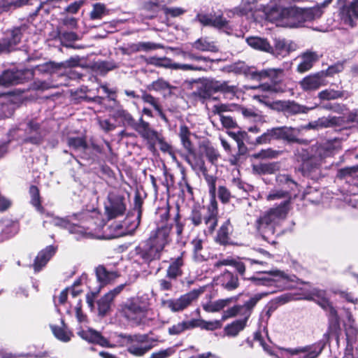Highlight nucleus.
I'll return each instance as SVG.
<instances>
[{"label":"nucleus","instance_id":"26","mask_svg":"<svg viewBox=\"0 0 358 358\" xmlns=\"http://www.w3.org/2000/svg\"><path fill=\"white\" fill-rule=\"evenodd\" d=\"M282 72L283 71L281 69H268L252 71L250 75L254 80H262L265 78H268L272 82L276 83L278 76L281 75Z\"/></svg>","mask_w":358,"mask_h":358},{"label":"nucleus","instance_id":"23","mask_svg":"<svg viewBox=\"0 0 358 358\" xmlns=\"http://www.w3.org/2000/svg\"><path fill=\"white\" fill-rule=\"evenodd\" d=\"M189 155H185V159L191 166V168L196 173H202L206 174L207 169L205 165V162L201 156L196 155L193 150L189 152Z\"/></svg>","mask_w":358,"mask_h":358},{"label":"nucleus","instance_id":"42","mask_svg":"<svg viewBox=\"0 0 358 358\" xmlns=\"http://www.w3.org/2000/svg\"><path fill=\"white\" fill-rule=\"evenodd\" d=\"M274 290L269 291L266 293L258 294L251 298L249 301L242 306L243 315L245 318L248 319L251 314V309L256 305V303L264 296L267 295L268 293L274 292Z\"/></svg>","mask_w":358,"mask_h":358},{"label":"nucleus","instance_id":"2","mask_svg":"<svg viewBox=\"0 0 358 358\" xmlns=\"http://www.w3.org/2000/svg\"><path fill=\"white\" fill-rule=\"evenodd\" d=\"M341 148V141L334 138L322 144L315 145L309 150L298 148L295 151L296 159L301 163L302 169L309 170L320 164L322 161Z\"/></svg>","mask_w":358,"mask_h":358},{"label":"nucleus","instance_id":"7","mask_svg":"<svg viewBox=\"0 0 358 358\" xmlns=\"http://www.w3.org/2000/svg\"><path fill=\"white\" fill-rule=\"evenodd\" d=\"M203 291V288L193 289L180 296L178 299L163 300L162 306L173 312L182 311L188 307L192 301H195Z\"/></svg>","mask_w":358,"mask_h":358},{"label":"nucleus","instance_id":"10","mask_svg":"<svg viewBox=\"0 0 358 358\" xmlns=\"http://www.w3.org/2000/svg\"><path fill=\"white\" fill-rule=\"evenodd\" d=\"M339 15L345 24L354 27L355 20H358V0L343 5L340 8Z\"/></svg>","mask_w":358,"mask_h":358},{"label":"nucleus","instance_id":"21","mask_svg":"<svg viewBox=\"0 0 358 358\" xmlns=\"http://www.w3.org/2000/svg\"><path fill=\"white\" fill-rule=\"evenodd\" d=\"M78 61L74 59H71L69 61H66L65 63L56 64L55 62H47L43 64L38 65L36 66L35 71H37L40 73H52L55 70L60 69L62 66L69 67V66H75L78 65Z\"/></svg>","mask_w":358,"mask_h":358},{"label":"nucleus","instance_id":"39","mask_svg":"<svg viewBox=\"0 0 358 358\" xmlns=\"http://www.w3.org/2000/svg\"><path fill=\"white\" fill-rule=\"evenodd\" d=\"M350 94L345 91H338L334 89H327L321 91L318 94V97L321 100H334L344 96L348 97Z\"/></svg>","mask_w":358,"mask_h":358},{"label":"nucleus","instance_id":"40","mask_svg":"<svg viewBox=\"0 0 358 358\" xmlns=\"http://www.w3.org/2000/svg\"><path fill=\"white\" fill-rule=\"evenodd\" d=\"M45 220L43 221V226L45 227H46V224H50L56 227L68 229L71 224L68 220L55 217L49 213H45Z\"/></svg>","mask_w":358,"mask_h":358},{"label":"nucleus","instance_id":"35","mask_svg":"<svg viewBox=\"0 0 358 358\" xmlns=\"http://www.w3.org/2000/svg\"><path fill=\"white\" fill-rule=\"evenodd\" d=\"M255 0H242L241 5L234 8L232 10H229L227 12V15L229 17H233L234 15H245L253 9V4Z\"/></svg>","mask_w":358,"mask_h":358},{"label":"nucleus","instance_id":"15","mask_svg":"<svg viewBox=\"0 0 358 358\" xmlns=\"http://www.w3.org/2000/svg\"><path fill=\"white\" fill-rule=\"evenodd\" d=\"M287 8L273 7L265 11L266 19L279 27H285Z\"/></svg>","mask_w":358,"mask_h":358},{"label":"nucleus","instance_id":"51","mask_svg":"<svg viewBox=\"0 0 358 358\" xmlns=\"http://www.w3.org/2000/svg\"><path fill=\"white\" fill-rule=\"evenodd\" d=\"M67 143L69 147L78 151H85L87 148L85 140L81 137L69 138Z\"/></svg>","mask_w":358,"mask_h":358},{"label":"nucleus","instance_id":"50","mask_svg":"<svg viewBox=\"0 0 358 358\" xmlns=\"http://www.w3.org/2000/svg\"><path fill=\"white\" fill-rule=\"evenodd\" d=\"M29 194L31 196V203L36 207V210L41 213H44V209L41 203V198L39 194V189L37 187L32 185L29 188Z\"/></svg>","mask_w":358,"mask_h":358},{"label":"nucleus","instance_id":"62","mask_svg":"<svg viewBox=\"0 0 358 358\" xmlns=\"http://www.w3.org/2000/svg\"><path fill=\"white\" fill-rule=\"evenodd\" d=\"M278 155V152L272 149L262 150L258 153L255 154L254 157L255 158H275Z\"/></svg>","mask_w":358,"mask_h":358},{"label":"nucleus","instance_id":"47","mask_svg":"<svg viewBox=\"0 0 358 358\" xmlns=\"http://www.w3.org/2000/svg\"><path fill=\"white\" fill-rule=\"evenodd\" d=\"M230 226L229 222H224L220 228L216 237V241L225 245L229 240Z\"/></svg>","mask_w":358,"mask_h":358},{"label":"nucleus","instance_id":"5","mask_svg":"<svg viewBox=\"0 0 358 358\" xmlns=\"http://www.w3.org/2000/svg\"><path fill=\"white\" fill-rule=\"evenodd\" d=\"M299 129L291 127H278L268 129L256 138L257 144H266L272 140H282L288 143L307 144L306 140L299 139Z\"/></svg>","mask_w":358,"mask_h":358},{"label":"nucleus","instance_id":"37","mask_svg":"<svg viewBox=\"0 0 358 358\" xmlns=\"http://www.w3.org/2000/svg\"><path fill=\"white\" fill-rule=\"evenodd\" d=\"M248 44L254 49L270 52L273 48L268 42L259 37L252 36L246 39Z\"/></svg>","mask_w":358,"mask_h":358},{"label":"nucleus","instance_id":"63","mask_svg":"<svg viewBox=\"0 0 358 358\" xmlns=\"http://www.w3.org/2000/svg\"><path fill=\"white\" fill-rule=\"evenodd\" d=\"M175 352L173 348H169L165 350H161L157 352H152L150 358H167Z\"/></svg>","mask_w":358,"mask_h":358},{"label":"nucleus","instance_id":"54","mask_svg":"<svg viewBox=\"0 0 358 358\" xmlns=\"http://www.w3.org/2000/svg\"><path fill=\"white\" fill-rule=\"evenodd\" d=\"M192 328V320L188 322H182L171 327L169 329V333L171 335H177L186 329Z\"/></svg>","mask_w":358,"mask_h":358},{"label":"nucleus","instance_id":"53","mask_svg":"<svg viewBox=\"0 0 358 358\" xmlns=\"http://www.w3.org/2000/svg\"><path fill=\"white\" fill-rule=\"evenodd\" d=\"M240 111L243 117L249 120L260 121L262 118L260 113L252 108L242 107L241 108Z\"/></svg>","mask_w":358,"mask_h":358},{"label":"nucleus","instance_id":"30","mask_svg":"<svg viewBox=\"0 0 358 358\" xmlns=\"http://www.w3.org/2000/svg\"><path fill=\"white\" fill-rule=\"evenodd\" d=\"M96 275L98 281L100 283V289L101 287L111 282L118 277V275L115 271H108L103 266H99L96 268Z\"/></svg>","mask_w":358,"mask_h":358},{"label":"nucleus","instance_id":"61","mask_svg":"<svg viewBox=\"0 0 358 358\" xmlns=\"http://www.w3.org/2000/svg\"><path fill=\"white\" fill-rule=\"evenodd\" d=\"M238 315H243V308L241 306H236L228 309L222 315V322L229 317H231Z\"/></svg>","mask_w":358,"mask_h":358},{"label":"nucleus","instance_id":"13","mask_svg":"<svg viewBox=\"0 0 358 358\" xmlns=\"http://www.w3.org/2000/svg\"><path fill=\"white\" fill-rule=\"evenodd\" d=\"M134 128L143 138L148 141L150 148H153L159 138L157 133L150 129L149 124L141 118L139 122L136 123Z\"/></svg>","mask_w":358,"mask_h":358},{"label":"nucleus","instance_id":"18","mask_svg":"<svg viewBox=\"0 0 358 358\" xmlns=\"http://www.w3.org/2000/svg\"><path fill=\"white\" fill-rule=\"evenodd\" d=\"M215 282L229 291L236 289L239 285L238 276L229 271L217 276Z\"/></svg>","mask_w":358,"mask_h":358},{"label":"nucleus","instance_id":"6","mask_svg":"<svg viewBox=\"0 0 358 358\" xmlns=\"http://www.w3.org/2000/svg\"><path fill=\"white\" fill-rule=\"evenodd\" d=\"M76 316L77 320L80 324H85L87 322V316L82 312L80 301L78 302L75 308ZM77 334L83 340L105 348H113L115 345H111L108 339L104 338L100 332L92 329V328H83L82 325H80L77 328Z\"/></svg>","mask_w":358,"mask_h":358},{"label":"nucleus","instance_id":"32","mask_svg":"<svg viewBox=\"0 0 358 358\" xmlns=\"http://www.w3.org/2000/svg\"><path fill=\"white\" fill-rule=\"evenodd\" d=\"M305 299L315 301L324 309H327L330 306L329 301L326 296V292L324 290L314 288Z\"/></svg>","mask_w":358,"mask_h":358},{"label":"nucleus","instance_id":"24","mask_svg":"<svg viewBox=\"0 0 358 358\" xmlns=\"http://www.w3.org/2000/svg\"><path fill=\"white\" fill-rule=\"evenodd\" d=\"M301 62L297 66V71L300 73H304L310 70L313 64L319 59L318 55L315 52L307 51L301 56Z\"/></svg>","mask_w":358,"mask_h":358},{"label":"nucleus","instance_id":"52","mask_svg":"<svg viewBox=\"0 0 358 358\" xmlns=\"http://www.w3.org/2000/svg\"><path fill=\"white\" fill-rule=\"evenodd\" d=\"M193 247L194 259L198 262H201L206 259L204 255L201 254L203 249L202 241L199 238H195L192 241Z\"/></svg>","mask_w":358,"mask_h":358},{"label":"nucleus","instance_id":"64","mask_svg":"<svg viewBox=\"0 0 358 358\" xmlns=\"http://www.w3.org/2000/svg\"><path fill=\"white\" fill-rule=\"evenodd\" d=\"M218 197L222 203H227L231 198V193L229 190L224 186H220L218 187Z\"/></svg>","mask_w":358,"mask_h":358},{"label":"nucleus","instance_id":"14","mask_svg":"<svg viewBox=\"0 0 358 358\" xmlns=\"http://www.w3.org/2000/svg\"><path fill=\"white\" fill-rule=\"evenodd\" d=\"M287 13L285 27H298L306 22L303 9L290 7L287 8Z\"/></svg>","mask_w":358,"mask_h":358},{"label":"nucleus","instance_id":"29","mask_svg":"<svg viewBox=\"0 0 358 358\" xmlns=\"http://www.w3.org/2000/svg\"><path fill=\"white\" fill-rule=\"evenodd\" d=\"M341 122L342 119L341 117L335 116L322 117L314 122H310L309 127L312 129H318L320 128L337 126L339 125Z\"/></svg>","mask_w":358,"mask_h":358},{"label":"nucleus","instance_id":"3","mask_svg":"<svg viewBox=\"0 0 358 358\" xmlns=\"http://www.w3.org/2000/svg\"><path fill=\"white\" fill-rule=\"evenodd\" d=\"M170 231L169 227L158 228L151 234L148 239L135 248L136 255L147 263L159 259L165 246L169 242Z\"/></svg>","mask_w":358,"mask_h":358},{"label":"nucleus","instance_id":"44","mask_svg":"<svg viewBox=\"0 0 358 358\" xmlns=\"http://www.w3.org/2000/svg\"><path fill=\"white\" fill-rule=\"evenodd\" d=\"M39 129V124L34 122V121H30L27 124V130L30 134L36 132V134L32 136H29L27 138L25 139V141L30 142L33 144H38L41 141L42 136L40 133L38 132Z\"/></svg>","mask_w":358,"mask_h":358},{"label":"nucleus","instance_id":"59","mask_svg":"<svg viewBox=\"0 0 358 358\" xmlns=\"http://www.w3.org/2000/svg\"><path fill=\"white\" fill-rule=\"evenodd\" d=\"M106 14V7L102 3H96L90 13V17L92 20L101 19Z\"/></svg>","mask_w":358,"mask_h":358},{"label":"nucleus","instance_id":"31","mask_svg":"<svg viewBox=\"0 0 358 358\" xmlns=\"http://www.w3.org/2000/svg\"><path fill=\"white\" fill-rule=\"evenodd\" d=\"M280 169L278 162L260 163L252 165V172L257 175L273 174Z\"/></svg>","mask_w":358,"mask_h":358},{"label":"nucleus","instance_id":"19","mask_svg":"<svg viewBox=\"0 0 358 358\" xmlns=\"http://www.w3.org/2000/svg\"><path fill=\"white\" fill-rule=\"evenodd\" d=\"M24 72L22 71H5L0 76V86L9 87L23 81Z\"/></svg>","mask_w":358,"mask_h":358},{"label":"nucleus","instance_id":"49","mask_svg":"<svg viewBox=\"0 0 358 358\" xmlns=\"http://www.w3.org/2000/svg\"><path fill=\"white\" fill-rule=\"evenodd\" d=\"M147 90L149 91L163 92L172 88L171 85L165 80L159 78L147 85Z\"/></svg>","mask_w":358,"mask_h":358},{"label":"nucleus","instance_id":"55","mask_svg":"<svg viewBox=\"0 0 358 358\" xmlns=\"http://www.w3.org/2000/svg\"><path fill=\"white\" fill-rule=\"evenodd\" d=\"M306 21H312L322 16L323 11L322 8L316 6L310 8L303 9Z\"/></svg>","mask_w":358,"mask_h":358},{"label":"nucleus","instance_id":"28","mask_svg":"<svg viewBox=\"0 0 358 358\" xmlns=\"http://www.w3.org/2000/svg\"><path fill=\"white\" fill-rule=\"evenodd\" d=\"M55 253V248L53 246H48L45 250L41 251L35 259L34 268L35 271H39L43 267L50 259Z\"/></svg>","mask_w":358,"mask_h":358},{"label":"nucleus","instance_id":"45","mask_svg":"<svg viewBox=\"0 0 358 358\" xmlns=\"http://www.w3.org/2000/svg\"><path fill=\"white\" fill-rule=\"evenodd\" d=\"M50 328L54 336L62 342H69L71 337L72 334L67 331L64 327H57L55 325H50Z\"/></svg>","mask_w":358,"mask_h":358},{"label":"nucleus","instance_id":"22","mask_svg":"<svg viewBox=\"0 0 358 358\" xmlns=\"http://www.w3.org/2000/svg\"><path fill=\"white\" fill-rule=\"evenodd\" d=\"M203 221L206 227L204 233L212 234L217 224V209L215 203H212L211 206L208 208V214L203 217Z\"/></svg>","mask_w":358,"mask_h":358},{"label":"nucleus","instance_id":"43","mask_svg":"<svg viewBox=\"0 0 358 358\" xmlns=\"http://www.w3.org/2000/svg\"><path fill=\"white\" fill-rule=\"evenodd\" d=\"M142 100L150 106H152L156 111H157L159 115L164 120H166L165 115L162 112V107L159 103V101L157 98L154 97L151 94L143 92L141 96Z\"/></svg>","mask_w":358,"mask_h":358},{"label":"nucleus","instance_id":"60","mask_svg":"<svg viewBox=\"0 0 358 358\" xmlns=\"http://www.w3.org/2000/svg\"><path fill=\"white\" fill-rule=\"evenodd\" d=\"M176 281L173 278H167L160 279L158 281L159 289L161 291H171L173 289V283Z\"/></svg>","mask_w":358,"mask_h":358},{"label":"nucleus","instance_id":"33","mask_svg":"<svg viewBox=\"0 0 358 358\" xmlns=\"http://www.w3.org/2000/svg\"><path fill=\"white\" fill-rule=\"evenodd\" d=\"M192 48L201 52H217L219 50L218 47L214 41L208 40L207 38H200L192 44Z\"/></svg>","mask_w":358,"mask_h":358},{"label":"nucleus","instance_id":"17","mask_svg":"<svg viewBox=\"0 0 358 358\" xmlns=\"http://www.w3.org/2000/svg\"><path fill=\"white\" fill-rule=\"evenodd\" d=\"M195 20L203 26H211L217 29L226 27L228 24V21L222 15L213 16L212 15L199 13Z\"/></svg>","mask_w":358,"mask_h":358},{"label":"nucleus","instance_id":"16","mask_svg":"<svg viewBox=\"0 0 358 358\" xmlns=\"http://www.w3.org/2000/svg\"><path fill=\"white\" fill-rule=\"evenodd\" d=\"M273 278H257L255 277H252L250 280L256 285H263L267 287L276 286V284L281 282H287L289 280V278L287 275L280 271H274L270 273Z\"/></svg>","mask_w":358,"mask_h":358},{"label":"nucleus","instance_id":"36","mask_svg":"<svg viewBox=\"0 0 358 358\" xmlns=\"http://www.w3.org/2000/svg\"><path fill=\"white\" fill-rule=\"evenodd\" d=\"M199 148L201 154L205 155L212 164H215L220 157L217 150L208 142L201 143Z\"/></svg>","mask_w":358,"mask_h":358},{"label":"nucleus","instance_id":"46","mask_svg":"<svg viewBox=\"0 0 358 358\" xmlns=\"http://www.w3.org/2000/svg\"><path fill=\"white\" fill-rule=\"evenodd\" d=\"M152 347L153 345L152 344L140 345L132 343L128 348V352L135 356L141 357L151 350Z\"/></svg>","mask_w":358,"mask_h":358},{"label":"nucleus","instance_id":"48","mask_svg":"<svg viewBox=\"0 0 358 358\" xmlns=\"http://www.w3.org/2000/svg\"><path fill=\"white\" fill-rule=\"evenodd\" d=\"M179 136L184 148L188 152H192V145L189 140L190 131L187 126L181 125L180 127Z\"/></svg>","mask_w":358,"mask_h":358},{"label":"nucleus","instance_id":"41","mask_svg":"<svg viewBox=\"0 0 358 358\" xmlns=\"http://www.w3.org/2000/svg\"><path fill=\"white\" fill-rule=\"evenodd\" d=\"M222 325V320L205 321L203 320H192V327H200L206 330H215L221 328Z\"/></svg>","mask_w":358,"mask_h":358},{"label":"nucleus","instance_id":"34","mask_svg":"<svg viewBox=\"0 0 358 358\" xmlns=\"http://www.w3.org/2000/svg\"><path fill=\"white\" fill-rule=\"evenodd\" d=\"M247 321L248 319L244 317L243 319L237 320L230 324H227L224 329L225 335L229 337L236 336L240 331L244 329Z\"/></svg>","mask_w":358,"mask_h":358},{"label":"nucleus","instance_id":"1","mask_svg":"<svg viewBox=\"0 0 358 358\" xmlns=\"http://www.w3.org/2000/svg\"><path fill=\"white\" fill-rule=\"evenodd\" d=\"M291 196L287 191L282 189H273L266 196L268 201L282 199L280 204L265 212L256 221V228L264 239H267L270 234H274V224L279 220L285 218L290 206Z\"/></svg>","mask_w":358,"mask_h":358},{"label":"nucleus","instance_id":"8","mask_svg":"<svg viewBox=\"0 0 358 358\" xmlns=\"http://www.w3.org/2000/svg\"><path fill=\"white\" fill-rule=\"evenodd\" d=\"M126 204L124 196L110 193L105 203V213L108 219H114L124 214Z\"/></svg>","mask_w":358,"mask_h":358},{"label":"nucleus","instance_id":"11","mask_svg":"<svg viewBox=\"0 0 358 358\" xmlns=\"http://www.w3.org/2000/svg\"><path fill=\"white\" fill-rule=\"evenodd\" d=\"M126 285L125 283L118 285L100 299L98 302V310L100 315L104 316L107 314L110 309L113 299L123 290Z\"/></svg>","mask_w":358,"mask_h":358},{"label":"nucleus","instance_id":"4","mask_svg":"<svg viewBox=\"0 0 358 358\" xmlns=\"http://www.w3.org/2000/svg\"><path fill=\"white\" fill-rule=\"evenodd\" d=\"M177 55L184 60L188 61V62H173L170 58L164 57H162L160 67L182 71H206L208 69V63L214 62L208 57L193 53L190 51L180 50Z\"/></svg>","mask_w":358,"mask_h":358},{"label":"nucleus","instance_id":"27","mask_svg":"<svg viewBox=\"0 0 358 358\" xmlns=\"http://www.w3.org/2000/svg\"><path fill=\"white\" fill-rule=\"evenodd\" d=\"M55 253V248L53 246H48L45 250L41 251L35 259L34 268L35 271H39L43 267L50 259Z\"/></svg>","mask_w":358,"mask_h":358},{"label":"nucleus","instance_id":"38","mask_svg":"<svg viewBox=\"0 0 358 358\" xmlns=\"http://www.w3.org/2000/svg\"><path fill=\"white\" fill-rule=\"evenodd\" d=\"M294 49L295 45L292 43H288L283 39L275 40V52L278 55L285 57Z\"/></svg>","mask_w":358,"mask_h":358},{"label":"nucleus","instance_id":"57","mask_svg":"<svg viewBox=\"0 0 358 358\" xmlns=\"http://www.w3.org/2000/svg\"><path fill=\"white\" fill-rule=\"evenodd\" d=\"M162 10L166 16L171 17H177L186 13V10L180 7L164 6Z\"/></svg>","mask_w":358,"mask_h":358},{"label":"nucleus","instance_id":"58","mask_svg":"<svg viewBox=\"0 0 358 358\" xmlns=\"http://www.w3.org/2000/svg\"><path fill=\"white\" fill-rule=\"evenodd\" d=\"M231 301V299L217 300L211 303L206 310L209 312H218L226 307Z\"/></svg>","mask_w":358,"mask_h":358},{"label":"nucleus","instance_id":"20","mask_svg":"<svg viewBox=\"0 0 358 358\" xmlns=\"http://www.w3.org/2000/svg\"><path fill=\"white\" fill-rule=\"evenodd\" d=\"M146 308L139 303L131 302L124 308L126 316L131 320L138 321L145 317Z\"/></svg>","mask_w":358,"mask_h":358},{"label":"nucleus","instance_id":"12","mask_svg":"<svg viewBox=\"0 0 358 358\" xmlns=\"http://www.w3.org/2000/svg\"><path fill=\"white\" fill-rule=\"evenodd\" d=\"M327 84L324 71L306 76L300 81V85L305 91L316 90Z\"/></svg>","mask_w":358,"mask_h":358},{"label":"nucleus","instance_id":"9","mask_svg":"<svg viewBox=\"0 0 358 358\" xmlns=\"http://www.w3.org/2000/svg\"><path fill=\"white\" fill-rule=\"evenodd\" d=\"M27 31V26L22 25L8 30L2 44H0V52L3 50L10 51L19 44L24 33Z\"/></svg>","mask_w":358,"mask_h":358},{"label":"nucleus","instance_id":"56","mask_svg":"<svg viewBox=\"0 0 358 358\" xmlns=\"http://www.w3.org/2000/svg\"><path fill=\"white\" fill-rule=\"evenodd\" d=\"M68 230L71 234L76 235V238L79 239L81 238L90 237V233L86 231L84 227L74 224H70Z\"/></svg>","mask_w":358,"mask_h":358},{"label":"nucleus","instance_id":"25","mask_svg":"<svg viewBox=\"0 0 358 358\" xmlns=\"http://www.w3.org/2000/svg\"><path fill=\"white\" fill-rule=\"evenodd\" d=\"M184 265L183 253H181L177 258L171 259V263L167 268L166 277L173 278L180 277L182 275V267Z\"/></svg>","mask_w":358,"mask_h":358}]
</instances>
